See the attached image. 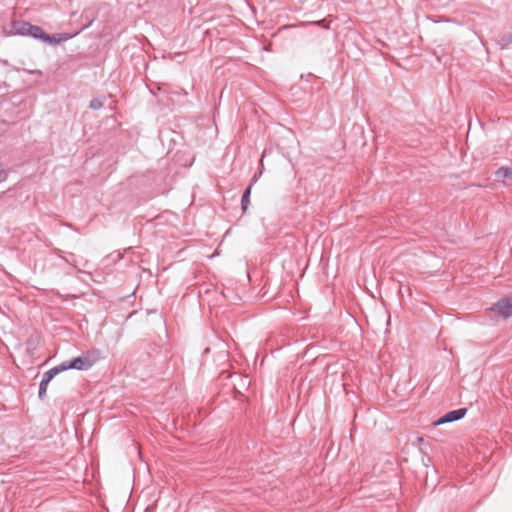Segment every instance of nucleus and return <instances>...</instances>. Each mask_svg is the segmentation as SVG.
<instances>
[{
	"mask_svg": "<svg viewBox=\"0 0 512 512\" xmlns=\"http://www.w3.org/2000/svg\"><path fill=\"white\" fill-rule=\"evenodd\" d=\"M7 35L29 36L35 40L41 41L45 31L38 25L27 21H12L8 27L4 28Z\"/></svg>",
	"mask_w": 512,
	"mask_h": 512,
	"instance_id": "obj_1",
	"label": "nucleus"
},
{
	"mask_svg": "<svg viewBox=\"0 0 512 512\" xmlns=\"http://www.w3.org/2000/svg\"><path fill=\"white\" fill-rule=\"evenodd\" d=\"M160 141L164 146H167L168 154H171L175 151L176 156L180 151L179 147L182 146L183 136L174 130L171 129H163L159 132Z\"/></svg>",
	"mask_w": 512,
	"mask_h": 512,
	"instance_id": "obj_2",
	"label": "nucleus"
},
{
	"mask_svg": "<svg viewBox=\"0 0 512 512\" xmlns=\"http://www.w3.org/2000/svg\"><path fill=\"white\" fill-rule=\"evenodd\" d=\"M92 362L88 360L86 357H75L69 361H65L61 363V368L63 371L69 370V369H75L79 371H85L91 368Z\"/></svg>",
	"mask_w": 512,
	"mask_h": 512,
	"instance_id": "obj_3",
	"label": "nucleus"
},
{
	"mask_svg": "<svg viewBox=\"0 0 512 512\" xmlns=\"http://www.w3.org/2000/svg\"><path fill=\"white\" fill-rule=\"evenodd\" d=\"M503 319H507L512 314V298H502L491 308Z\"/></svg>",
	"mask_w": 512,
	"mask_h": 512,
	"instance_id": "obj_4",
	"label": "nucleus"
},
{
	"mask_svg": "<svg viewBox=\"0 0 512 512\" xmlns=\"http://www.w3.org/2000/svg\"><path fill=\"white\" fill-rule=\"evenodd\" d=\"M467 413L466 408H459L456 410L449 411L441 416L437 421H435V425H441L445 423H451L454 421H458L462 419Z\"/></svg>",
	"mask_w": 512,
	"mask_h": 512,
	"instance_id": "obj_5",
	"label": "nucleus"
},
{
	"mask_svg": "<svg viewBox=\"0 0 512 512\" xmlns=\"http://www.w3.org/2000/svg\"><path fill=\"white\" fill-rule=\"evenodd\" d=\"M73 36H75V34H70L66 32L54 34H48L45 32L41 42L52 46H56L62 42L70 40Z\"/></svg>",
	"mask_w": 512,
	"mask_h": 512,
	"instance_id": "obj_6",
	"label": "nucleus"
},
{
	"mask_svg": "<svg viewBox=\"0 0 512 512\" xmlns=\"http://www.w3.org/2000/svg\"><path fill=\"white\" fill-rule=\"evenodd\" d=\"M60 372H63V369L61 368V364L57 365V366H54L53 368L49 369L48 371H46L43 376H42V380L43 382H47L49 384V382L56 376L58 375Z\"/></svg>",
	"mask_w": 512,
	"mask_h": 512,
	"instance_id": "obj_7",
	"label": "nucleus"
},
{
	"mask_svg": "<svg viewBox=\"0 0 512 512\" xmlns=\"http://www.w3.org/2000/svg\"><path fill=\"white\" fill-rule=\"evenodd\" d=\"M251 190H252L251 185H248V187L243 192V195L241 198V209L243 212H246L249 207Z\"/></svg>",
	"mask_w": 512,
	"mask_h": 512,
	"instance_id": "obj_8",
	"label": "nucleus"
},
{
	"mask_svg": "<svg viewBox=\"0 0 512 512\" xmlns=\"http://www.w3.org/2000/svg\"><path fill=\"white\" fill-rule=\"evenodd\" d=\"M497 176L502 177L505 181L512 184V168L509 167H501L497 171Z\"/></svg>",
	"mask_w": 512,
	"mask_h": 512,
	"instance_id": "obj_9",
	"label": "nucleus"
},
{
	"mask_svg": "<svg viewBox=\"0 0 512 512\" xmlns=\"http://www.w3.org/2000/svg\"><path fill=\"white\" fill-rule=\"evenodd\" d=\"M104 101L101 98H93L89 103V108L99 110L103 107Z\"/></svg>",
	"mask_w": 512,
	"mask_h": 512,
	"instance_id": "obj_10",
	"label": "nucleus"
},
{
	"mask_svg": "<svg viewBox=\"0 0 512 512\" xmlns=\"http://www.w3.org/2000/svg\"><path fill=\"white\" fill-rule=\"evenodd\" d=\"M352 132L355 134V135H360L362 140H364V128L363 126L359 125V124H354L353 127H352ZM362 143L364 144L365 141H362Z\"/></svg>",
	"mask_w": 512,
	"mask_h": 512,
	"instance_id": "obj_11",
	"label": "nucleus"
},
{
	"mask_svg": "<svg viewBox=\"0 0 512 512\" xmlns=\"http://www.w3.org/2000/svg\"><path fill=\"white\" fill-rule=\"evenodd\" d=\"M262 173H263V162H259V171L254 174V176L251 179V182L249 184V185H251V187L258 181V179L262 175Z\"/></svg>",
	"mask_w": 512,
	"mask_h": 512,
	"instance_id": "obj_12",
	"label": "nucleus"
},
{
	"mask_svg": "<svg viewBox=\"0 0 512 512\" xmlns=\"http://www.w3.org/2000/svg\"><path fill=\"white\" fill-rule=\"evenodd\" d=\"M47 386H48L47 382H43V381L40 382L39 391H38V396L40 399H43L44 396L46 395Z\"/></svg>",
	"mask_w": 512,
	"mask_h": 512,
	"instance_id": "obj_13",
	"label": "nucleus"
},
{
	"mask_svg": "<svg viewBox=\"0 0 512 512\" xmlns=\"http://www.w3.org/2000/svg\"><path fill=\"white\" fill-rule=\"evenodd\" d=\"M8 178L7 169L0 163V183L4 182Z\"/></svg>",
	"mask_w": 512,
	"mask_h": 512,
	"instance_id": "obj_14",
	"label": "nucleus"
},
{
	"mask_svg": "<svg viewBox=\"0 0 512 512\" xmlns=\"http://www.w3.org/2000/svg\"><path fill=\"white\" fill-rule=\"evenodd\" d=\"M314 25H317V26H320L324 29H328L329 26L325 23V20H319V21H315L313 22Z\"/></svg>",
	"mask_w": 512,
	"mask_h": 512,
	"instance_id": "obj_15",
	"label": "nucleus"
},
{
	"mask_svg": "<svg viewBox=\"0 0 512 512\" xmlns=\"http://www.w3.org/2000/svg\"><path fill=\"white\" fill-rule=\"evenodd\" d=\"M503 41H505L508 44L512 43V33H509V34L505 35L503 37Z\"/></svg>",
	"mask_w": 512,
	"mask_h": 512,
	"instance_id": "obj_16",
	"label": "nucleus"
}]
</instances>
